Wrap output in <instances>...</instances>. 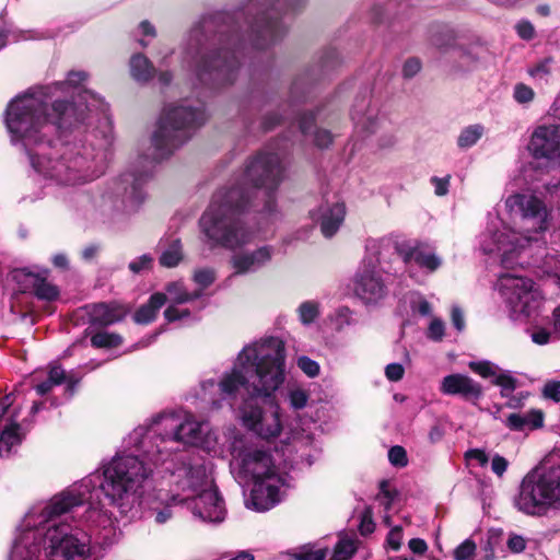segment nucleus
Listing matches in <instances>:
<instances>
[{"mask_svg":"<svg viewBox=\"0 0 560 560\" xmlns=\"http://www.w3.org/2000/svg\"><path fill=\"white\" fill-rule=\"evenodd\" d=\"M305 2L306 0H270L250 25L248 38L252 45L261 49L282 38L285 26L281 16L295 12Z\"/></svg>","mask_w":560,"mask_h":560,"instance_id":"f8f14e48","label":"nucleus"},{"mask_svg":"<svg viewBox=\"0 0 560 560\" xmlns=\"http://www.w3.org/2000/svg\"><path fill=\"white\" fill-rule=\"evenodd\" d=\"M469 369L483 378H491L495 376L499 366L490 361H471L468 363Z\"/></svg>","mask_w":560,"mask_h":560,"instance_id":"37998d69","label":"nucleus"},{"mask_svg":"<svg viewBox=\"0 0 560 560\" xmlns=\"http://www.w3.org/2000/svg\"><path fill=\"white\" fill-rule=\"evenodd\" d=\"M388 460L396 467H405L408 464L406 450L399 445L390 447L388 451Z\"/></svg>","mask_w":560,"mask_h":560,"instance_id":"8fccbe9b","label":"nucleus"},{"mask_svg":"<svg viewBox=\"0 0 560 560\" xmlns=\"http://www.w3.org/2000/svg\"><path fill=\"white\" fill-rule=\"evenodd\" d=\"M350 558V538L345 536L337 542L332 560H348Z\"/></svg>","mask_w":560,"mask_h":560,"instance_id":"4d7b16f0","label":"nucleus"},{"mask_svg":"<svg viewBox=\"0 0 560 560\" xmlns=\"http://www.w3.org/2000/svg\"><path fill=\"white\" fill-rule=\"evenodd\" d=\"M445 325L440 318H432L427 337L433 341H441L444 337Z\"/></svg>","mask_w":560,"mask_h":560,"instance_id":"5fc2aeb1","label":"nucleus"},{"mask_svg":"<svg viewBox=\"0 0 560 560\" xmlns=\"http://www.w3.org/2000/svg\"><path fill=\"white\" fill-rule=\"evenodd\" d=\"M395 497H396V493L393 489H390L389 482L386 480H383L380 483V492H378L376 499L380 501V503L382 505H384V508L386 510H388V509H390Z\"/></svg>","mask_w":560,"mask_h":560,"instance_id":"de8ad7c7","label":"nucleus"},{"mask_svg":"<svg viewBox=\"0 0 560 560\" xmlns=\"http://www.w3.org/2000/svg\"><path fill=\"white\" fill-rule=\"evenodd\" d=\"M30 282L33 287L34 294L45 301H54L59 295V290L56 285L48 282L46 279L35 275H27Z\"/></svg>","mask_w":560,"mask_h":560,"instance_id":"7c9ffc66","label":"nucleus"},{"mask_svg":"<svg viewBox=\"0 0 560 560\" xmlns=\"http://www.w3.org/2000/svg\"><path fill=\"white\" fill-rule=\"evenodd\" d=\"M166 301L170 305H182L195 301L201 296L200 290L188 291L185 283L180 280L168 282L165 285Z\"/></svg>","mask_w":560,"mask_h":560,"instance_id":"cd10ccee","label":"nucleus"},{"mask_svg":"<svg viewBox=\"0 0 560 560\" xmlns=\"http://www.w3.org/2000/svg\"><path fill=\"white\" fill-rule=\"evenodd\" d=\"M402 538H404L402 527L394 526L387 534L386 541H385L386 547H388L389 549H392L394 551L399 550L402 545Z\"/></svg>","mask_w":560,"mask_h":560,"instance_id":"603ef678","label":"nucleus"},{"mask_svg":"<svg viewBox=\"0 0 560 560\" xmlns=\"http://www.w3.org/2000/svg\"><path fill=\"white\" fill-rule=\"evenodd\" d=\"M313 222L319 225L325 237H331L340 228L346 215V207L341 203H322L311 212Z\"/></svg>","mask_w":560,"mask_h":560,"instance_id":"f3484780","label":"nucleus"},{"mask_svg":"<svg viewBox=\"0 0 560 560\" xmlns=\"http://www.w3.org/2000/svg\"><path fill=\"white\" fill-rule=\"evenodd\" d=\"M509 467V462L505 457L495 454L491 459V470L498 477H502Z\"/></svg>","mask_w":560,"mask_h":560,"instance_id":"680f3d73","label":"nucleus"},{"mask_svg":"<svg viewBox=\"0 0 560 560\" xmlns=\"http://www.w3.org/2000/svg\"><path fill=\"white\" fill-rule=\"evenodd\" d=\"M552 62L553 61L551 58H546L535 66L528 68L527 73L536 81L547 82L549 75L551 74Z\"/></svg>","mask_w":560,"mask_h":560,"instance_id":"a19ab883","label":"nucleus"},{"mask_svg":"<svg viewBox=\"0 0 560 560\" xmlns=\"http://www.w3.org/2000/svg\"><path fill=\"white\" fill-rule=\"evenodd\" d=\"M551 332L546 328H537L530 334L532 341L536 345L544 346L550 341Z\"/></svg>","mask_w":560,"mask_h":560,"instance_id":"0e129e2a","label":"nucleus"},{"mask_svg":"<svg viewBox=\"0 0 560 560\" xmlns=\"http://www.w3.org/2000/svg\"><path fill=\"white\" fill-rule=\"evenodd\" d=\"M45 34L37 31H21V30H13L11 27H3L0 30V49L3 48L7 44L8 39H11L13 42L19 40H31V39H42L45 38Z\"/></svg>","mask_w":560,"mask_h":560,"instance_id":"473e14b6","label":"nucleus"},{"mask_svg":"<svg viewBox=\"0 0 560 560\" xmlns=\"http://www.w3.org/2000/svg\"><path fill=\"white\" fill-rule=\"evenodd\" d=\"M500 291L513 319L524 320L536 315L544 303V294L532 279L504 275L500 279Z\"/></svg>","mask_w":560,"mask_h":560,"instance_id":"9b49d317","label":"nucleus"},{"mask_svg":"<svg viewBox=\"0 0 560 560\" xmlns=\"http://www.w3.org/2000/svg\"><path fill=\"white\" fill-rule=\"evenodd\" d=\"M236 42L233 34L213 33L212 24L205 22L194 27L184 51V65L201 85L212 89L233 83L240 70Z\"/></svg>","mask_w":560,"mask_h":560,"instance_id":"0eeeda50","label":"nucleus"},{"mask_svg":"<svg viewBox=\"0 0 560 560\" xmlns=\"http://www.w3.org/2000/svg\"><path fill=\"white\" fill-rule=\"evenodd\" d=\"M152 264L153 257L149 254H143L129 262V269L133 273H140L144 270H149L152 267Z\"/></svg>","mask_w":560,"mask_h":560,"instance_id":"864d4df0","label":"nucleus"},{"mask_svg":"<svg viewBox=\"0 0 560 560\" xmlns=\"http://www.w3.org/2000/svg\"><path fill=\"white\" fill-rule=\"evenodd\" d=\"M206 119V113L201 108H191L186 104L165 106L151 138L153 158L162 160L170 156L190 139L194 130Z\"/></svg>","mask_w":560,"mask_h":560,"instance_id":"1a4fd4ad","label":"nucleus"},{"mask_svg":"<svg viewBox=\"0 0 560 560\" xmlns=\"http://www.w3.org/2000/svg\"><path fill=\"white\" fill-rule=\"evenodd\" d=\"M273 254L271 245H261L253 250L241 249L232 255L231 265L237 275L254 273L269 264Z\"/></svg>","mask_w":560,"mask_h":560,"instance_id":"dca6fc26","label":"nucleus"},{"mask_svg":"<svg viewBox=\"0 0 560 560\" xmlns=\"http://www.w3.org/2000/svg\"><path fill=\"white\" fill-rule=\"evenodd\" d=\"M153 479V480H162V483H161V489H160V499L162 501H165L166 502V506H164L163 509L161 510H158L155 512V516H154V521L155 523L158 524H164L166 523L168 520L172 518L173 516V513H172V510H171V505L172 504H177V503H182L180 501H173L172 500V495L173 494H183V492L180 490H177L176 487L174 485H172L171 482V478L168 475L162 477L161 475H159L156 472V470H154L153 475L148 479V481L145 482V486H144V491L143 493H145L147 491V486H148V482ZM144 495V494H142ZM141 499H143V497H141ZM141 502L142 500H140V504L141 505ZM140 506H138L136 510H133L132 512L129 513V515H132L135 512L138 511ZM128 516V514L126 515Z\"/></svg>","mask_w":560,"mask_h":560,"instance_id":"aec40b11","label":"nucleus"},{"mask_svg":"<svg viewBox=\"0 0 560 560\" xmlns=\"http://www.w3.org/2000/svg\"><path fill=\"white\" fill-rule=\"evenodd\" d=\"M332 141V136L327 130H316L314 133V142L319 148H326Z\"/></svg>","mask_w":560,"mask_h":560,"instance_id":"69168bd1","label":"nucleus"},{"mask_svg":"<svg viewBox=\"0 0 560 560\" xmlns=\"http://www.w3.org/2000/svg\"><path fill=\"white\" fill-rule=\"evenodd\" d=\"M327 557L326 548L304 547L293 556L294 560H325Z\"/></svg>","mask_w":560,"mask_h":560,"instance_id":"a18cd8bd","label":"nucleus"},{"mask_svg":"<svg viewBox=\"0 0 560 560\" xmlns=\"http://www.w3.org/2000/svg\"><path fill=\"white\" fill-rule=\"evenodd\" d=\"M508 547L513 552H522L526 548V541L520 535H512L508 540Z\"/></svg>","mask_w":560,"mask_h":560,"instance_id":"774afa93","label":"nucleus"},{"mask_svg":"<svg viewBox=\"0 0 560 560\" xmlns=\"http://www.w3.org/2000/svg\"><path fill=\"white\" fill-rule=\"evenodd\" d=\"M86 77L84 71H71L63 82L18 95L5 109L11 143L26 153L34 171L51 185L74 187L93 182L104 174L109 160L110 135H104L97 147L92 142L80 148L57 145L54 141L55 133L84 121L90 105L83 107L73 97L94 100L91 92H79Z\"/></svg>","mask_w":560,"mask_h":560,"instance_id":"f03ea898","label":"nucleus"},{"mask_svg":"<svg viewBox=\"0 0 560 560\" xmlns=\"http://www.w3.org/2000/svg\"><path fill=\"white\" fill-rule=\"evenodd\" d=\"M513 97L518 104L525 105L534 101L535 92L530 86L524 83H517L513 90Z\"/></svg>","mask_w":560,"mask_h":560,"instance_id":"c03bdc74","label":"nucleus"},{"mask_svg":"<svg viewBox=\"0 0 560 560\" xmlns=\"http://www.w3.org/2000/svg\"><path fill=\"white\" fill-rule=\"evenodd\" d=\"M328 322L329 325L336 330L345 328L350 323V310L346 305L336 308L328 316Z\"/></svg>","mask_w":560,"mask_h":560,"instance_id":"79ce46f5","label":"nucleus"},{"mask_svg":"<svg viewBox=\"0 0 560 560\" xmlns=\"http://www.w3.org/2000/svg\"><path fill=\"white\" fill-rule=\"evenodd\" d=\"M287 399L292 409L300 410L306 407L310 393L301 386H292L288 388Z\"/></svg>","mask_w":560,"mask_h":560,"instance_id":"c9c22d12","label":"nucleus"},{"mask_svg":"<svg viewBox=\"0 0 560 560\" xmlns=\"http://www.w3.org/2000/svg\"><path fill=\"white\" fill-rule=\"evenodd\" d=\"M355 294L365 304L376 303L386 295L387 289L382 275L376 270H366L355 280Z\"/></svg>","mask_w":560,"mask_h":560,"instance_id":"a211bd4d","label":"nucleus"},{"mask_svg":"<svg viewBox=\"0 0 560 560\" xmlns=\"http://www.w3.org/2000/svg\"><path fill=\"white\" fill-rule=\"evenodd\" d=\"M440 392L444 395H459L466 399H479L482 386L466 374L454 373L443 377Z\"/></svg>","mask_w":560,"mask_h":560,"instance_id":"6ab92c4d","label":"nucleus"},{"mask_svg":"<svg viewBox=\"0 0 560 560\" xmlns=\"http://www.w3.org/2000/svg\"><path fill=\"white\" fill-rule=\"evenodd\" d=\"M183 259L182 243L178 238L172 240L170 244L161 252L159 261L166 268L176 267Z\"/></svg>","mask_w":560,"mask_h":560,"instance_id":"2f4dec72","label":"nucleus"},{"mask_svg":"<svg viewBox=\"0 0 560 560\" xmlns=\"http://www.w3.org/2000/svg\"><path fill=\"white\" fill-rule=\"evenodd\" d=\"M166 303V295L163 292L153 293L149 301L139 307L133 319L137 324L145 325L153 322L160 308Z\"/></svg>","mask_w":560,"mask_h":560,"instance_id":"bb28decb","label":"nucleus"},{"mask_svg":"<svg viewBox=\"0 0 560 560\" xmlns=\"http://www.w3.org/2000/svg\"><path fill=\"white\" fill-rule=\"evenodd\" d=\"M149 474V468L136 457H113L102 472H93L34 505L24 516L10 560H40L43 541L47 560H86L91 552L90 536L58 520L88 503L84 521L98 528L112 527L114 515L105 509L101 495L120 515H127L139 506Z\"/></svg>","mask_w":560,"mask_h":560,"instance_id":"7ed1b4c3","label":"nucleus"},{"mask_svg":"<svg viewBox=\"0 0 560 560\" xmlns=\"http://www.w3.org/2000/svg\"><path fill=\"white\" fill-rule=\"evenodd\" d=\"M483 135V127L481 125H471L462 130L457 138V144L462 149H467L475 145Z\"/></svg>","mask_w":560,"mask_h":560,"instance_id":"72a5a7b5","label":"nucleus"},{"mask_svg":"<svg viewBox=\"0 0 560 560\" xmlns=\"http://www.w3.org/2000/svg\"><path fill=\"white\" fill-rule=\"evenodd\" d=\"M450 179H451L450 175H447L445 177L434 176L431 178V183L434 187V192L436 196L442 197L448 192Z\"/></svg>","mask_w":560,"mask_h":560,"instance_id":"052dcab7","label":"nucleus"},{"mask_svg":"<svg viewBox=\"0 0 560 560\" xmlns=\"http://www.w3.org/2000/svg\"><path fill=\"white\" fill-rule=\"evenodd\" d=\"M492 383L501 387L502 397H509L516 387V378L510 372L502 371L501 369L497 372Z\"/></svg>","mask_w":560,"mask_h":560,"instance_id":"4c0bfd02","label":"nucleus"},{"mask_svg":"<svg viewBox=\"0 0 560 560\" xmlns=\"http://www.w3.org/2000/svg\"><path fill=\"white\" fill-rule=\"evenodd\" d=\"M14 395L9 394L0 399V455L8 456L23 440L21 424L18 422L20 406L14 405Z\"/></svg>","mask_w":560,"mask_h":560,"instance_id":"4468645a","label":"nucleus"},{"mask_svg":"<svg viewBox=\"0 0 560 560\" xmlns=\"http://www.w3.org/2000/svg\"><path fill=\"white\" fill-rule=\"evenodd\" d=\"M429 45L441 54L456 47L457 35L454 28L446 24L433 23L428 27Z\"/></svg>","mask_w":560,"mask_h":560,"instance_id":"4be33fe9","label":"nucleus"},{"mask_svg":"<svg viewBox=\"0 0 560 560\" xmlns=\"http://www.w3.org/2000/svg\"><path fill=\"white\" fill-rule=\"evenodd\" d=\"M400 255L405 262L415 261L419 267L430 272L435 271L442 265V259L429 246L424 245L401 248Z\"/></svg>","mask_w":560,"mask_h":560,"instance_id":"5701e85b","label":"nucleus"},{"mask_svg":"<svg viewBox=\"0 0 560 560\" xmlns=\"http://www.w3.org/2000/svg\"><path fill=\"white\" fill-rule=\"evenodd\" d=\"M177 490L190 494H173V501L184 502L195 520L207 524H220L226 517L224 501L213 483L207 467H185L170 476Z\"/></svg>","mask_w":560,"mask_h":560,"instance_id":"6e6552de","label":"nucleus"},{"mask_svg":"<svg viewBox=\"0 0 560 560\" xmlns=\"http://www.w3.org/2000/svg\"><path fill=\"white\" fill-rule=\"evenodd\" d=\"M215 280V271L212 268H198L192 273V281L198 287L196 290H200L201 293L205 289L210 287Z\"/></svg>","mask_w":560,"mask_h":560,"instance_id":"58836bf2","label":"nucleus"},{"mask_svg":"<svg viewBox=\"0 0 560 560\" xmlns=\"http://www.w3.org/2000/svg\"><path fill=\"white\" fill-rule=\"evenodd\" d=\"M405 373L404 366L399 363H390L385 369L386 377L392 382H398Z\"/></svg>","mask_w":560,"mask_h":560,"instance_id":"e2e57ef3","label":"nucleus"},{"mask_svg":"<svg viewBox=\"0 0 560 560\" xmlns=\"http://www.w3.org/2000/svg\"><path fill=\"white\" fill-rule=\"evenodd\" d=\"M377 126L380 129L373 135L377 148L382 150L394 148L398 142V130L393 120L382 118Z\"/></svg>","mask_w":560,"mask_h":560,"instance_id":"c85d7f7f","label":"nucleus"},{"mask_svg":"<svg viewBox=\"0 0 560 560\" xmlns=\"http://www.w3.org/2000/svg\"><path fill=\"white\" fill-rule=\"evenodd\" d=\"M422 68V63L419 58L411 57L408 58L402 66V75L406 79L413 78L416 74L420 72Z\"/></svg>","mask_w":560,"mask_h":560,"instance_id":"13d9d810","label":"nucleus"},{"mask_svg":"<svg viewBox=\"0 0 560 560\" xmlns=\"http://www.w3.org/2000/svg\"><path fill=\"white\" fill-rule=\"evenodd\" d=\"M296 364L299 369L308 377H316L319 374V364L306 355L299 357Z\"/></svg>","mask_w":560,"mask_h":560,"instance_id":"49530a36","label":"nucleus"},{"mask_svg":"<svg viewBox=\"0 0 560 560\" xmlns=\"http://www.w3.org/2000/svg\"><path fill=\"white\" fill-rule=\"evenodd\" d=\"M130 72L135 80L145 82L152 78L154 68L145 56L137 54L130 59Z\"/></svg>","mask_w":560,"mask_h":560,"instance_id":"c756f323","label":"nucleus"},{"mask_svg":"<svg viewBox=\"0 0 560 560\" xmlns=\"http://www.w3.org/2000/svg\"><path fill=\"white\" fill-rule=\"evenodd\" d=\"M382 118L389 119L390 117L376 104L369 105L355 125V133L358 137L366 139L377 132L380 129L377 125Z\"/></svg>","mask_w":560,"mask_h":560,"instance_id":"393cba45","label":"nucleus"},{"mask_svg":"<svg viewBox=\"0 0 560 560\" xmlns=\"http://www.w3.org/2000/svg\"><path fill=\"white\" fill-rule=\"evenodd\" d=\"M542 394L546 398L560 402V381H549L544 385Z\"/></svg>","mask_w":560,"mask_h":560,"instance_id":"bf43d9fd","label":"nucleus"},{"mask_svg":"<svg viewBox=\"0 0 560 560\" xmlns=\"http://www.w3.org/2000/svg\"><path fill=\"white\" fill-rule=\"evenodd\" d=\"M504 423L512 431L535 430L542 427L544 413L539 409L513 412L506 417Z\"/></svg>","mask_w":560,"mask_h":560,"instance_id":"a878e982","label":"nucleus"},{"mask_svg":"<svg viewBox=\"0 0 560 560\" xmlns=\"http://www.w3.org/2000/svg\"><path fill=\"white\" fill-rule=\"evenodd\" d=\"M283 168L275 153H261L245 165L235 183L220 189L200 218L202 234L212 246L235 250L252 243L256 232L243 222L242 213L256 200L264 201V210L271 213L275 208L273 194L282 180Z\"/></svg>","mask_w":560,"mask_h":560,"instance_id":"20e7f679","label":"nucleus"},{"mask_svg":"<svg viewBox=\"0 0 560 560\" xmlns=\"http://www.w3.org/2000/svg\"><path fill=\"white\" fill-rule=\"evenodd\" d=\"M451 317L452 324L457 329V331H463L465 328V318L463 311L458 306H453Z\"/></svg>","mask_w":560,"mask_h":560,"instance_id":"338daca9","label":"nucleus"},{"mask_svg":"<svg viewBox=\"0 0 560 560\" xmlns=\"http://www.w3.org/2000/svg\"><path fill=\"white\" fill-rule=\"evenodd\" d=\"M128 310L118 302L97 303L90 306L91 323L108 326L125 318Z\"/></svg>","mask_w":560,"mask_h":560,"instance_id":"412c9836","label":"nucleus"},{"mask_svg":"<svg viewBox=\"0 0 560 560\" xmlns=\"http://www.w3.org/2000/svg\"><path fill=\"white\" fill-rule=\"evenodd\" d=\"M320 314V304L317 301H305L298 307L300 322L308 326L316 320Z\"/></svg>","mask_w":560,"mask_h":560,"instance_id":"f704fd0d","label":"nucleus"},{"mask_svg":"<svg viewBox=\"0 0 560 560\" xmlns=\"http://www.w3.org/2000/svg\"><path fill=\"white\" fill-rule=\"evenodd\" d=\"M175 443L198 447L208 454L224 458L228 445L220 442L219 434L207 420H199L191 412H167L154 417L149 424L139 425L125 439V451L115 457H136L150 474L154 470L162 477L179 472L185 467H196L186 455L177 452Z\"/></svg>","mask_w":560,"mask_h":560,"instance_id":"39448f33","label":"nucleus"},{"mask_svg":"<svg viewBox=\"0 0 560 560\" xmlns=\"http://www.w3.org/2000/svg\"><path fill=\"white\" fill-rule=\"evenodd\" d=\"M517 36L523 40H532L536 37V30L528 20L518 21L515 26Z\"/></svg>","mask_w":560,"mask_h":560,"instance_id":"09e8293b","label":"nucleus"},{"mask_svg":"<svg viewBox=\"0 0 560 560\" xmlns=\"http://www.w3.org/2000/svg\"><path fill=\"white\" fill-rule=\"evenodd\" d=\"M505 208L513 228L499 217L490 219L480 235V247L487 254H499L502 264L509 266L529 242L537 241V234L547 230L548 211L539 198L523 194L508 197Z\"/></svg>","mask_w":560,"mask_h":560,"instance_id":"423d86ee","label":"nucleus"},{"mask_svg":"<svg viewBox=\"0 0 560 560\" xmlns=\"http://www.w3.org/2000/svg\"><path fill=\"white\" fill-rule=\"evenodd\" d=\"M149 175L125 173L114 186L102 196V208L109 212H135L144 200L142 189Z\"/></svg>","mask_w":560,"mask_h":560,"instance_id":"ddd939ff","label":"nucleus"},{"mask_svg":"<svg viewBox=\"0 0 560 560\" xmlns=\"http://www.w3.org/2000/svg\"><path fill=\"white\" fill-rule=\"evenodd\" d=\"M285 380V347L277 337H266L246 345L233 365L218 381H203L201 396L213 408L226 401L231 407L241 392L247 394L235 409L241 424L257 438L247 435L235 425L224 428L230 455V471L238 483L252 482L245 501L247 509L266 512L279 504L290 488V477L281 456L268 443L283 430L281 407L276 400L264 405L255 398H270Z\"/></svg>","mask_w":560,"mask_h":560,"instance_id":"f257e3e1","label":"nucleus"},{"mask_svg":"<svg viewBox=\"0 0 560 560\" xmlns=\"http://www.w3.org/2000/svg\"><path fill=\"white\" fill-rule=\"evenodd\" d=\"M164 317L167 322L184 320L190 317L188 308L179 307V305H168L164 311Z\"/></svg>","mask_w":560,"mask_h":560,"instance_id":"3c124183","label":"nucleus"},{"mask_svg":"<svg viewBox=\"0 0 560 560\" xmlns=\"http://www.w3.org/2000/svg\"><path fill=\"white\" fill-rule=\"evenodd\" d=\"M376 524L373 520V509L365 506L359 515L358 530L361 536H369L374 533Z\"/></svg>","mask_w":560,"mask_h":560,"instance_id":"ea45409f","label":"nucleus"},{"mask_svg":"<svg viewBox=\"0 0 560 560\" xmlns=\"http://www.w3.org/2000/svg\"><path fill=\"white\" fill-rule=\"evenodd\" d=\"M62 383L67 384L66 390L68 397H71L78 384V380H74L72 375H67L61 366L54 364L49 368L47 378L37 384L35 390L38 395L44 396L51 392L55 386L61 385Z\"/></svg>","mask_w":560,"mask_h":560,"instance_id":"b1692460","label":"nucleus"},{"mask_svg":"<svg viewBox=\"0 0 560 560\" xmlns=\"http://www.w3.org/2000/svg\"><path fill=\"white\" fill-rule=\"evenodd\" d=\"M121 342L122 338L119 335L106 330L98 331L91 338V343L95 348H115Z\"/></svg>","mask_w":560,"mask_h":560,"instance_id":"e433bc0d","label":"nucleus"},{"mask_svg":"<svg viewBox=\"0 0 560 560\" xmlns=\"http://www.w3.org/2000/svg\"><path fill=\"white\" fill-rule=\"evenodd\" d=\"M528 151L536 160L560 163V125H540L530 136Z\"/></svg>","mask_w":560,"mask_h":560,"instance_id":"2eb2a0df","label":"nucleus"},{"mask_svg":"<svg viewBox=\"0 0 560 560\" xmlns=\"http://www.w3.org/2000/svg\"><path fill=\"white\" fill-rule=\"evenodd\" d=\"M475 551L476 544L470 539H466L455 549L454 558L455 560H467L475 553Z\"/></svg>","mask_w":560,"mask_h":560,"instance_id":"6e6d98bb","label":"nucleus"},{"mask_svg":"<svg viewBox=\"0 0 560 560\" xmlns=\"http://www.w3.org/2000/svg\"><path fill=\"white\" fill-rule=\"evenodd\" d=\"M514 506L529 516H546L560 511V469H533L527 472L513 500Z\"/></svg>","mask_w":560,"mask_h":560,"instance_id":"9d476101","label":"nucleus"}]
</instances>
